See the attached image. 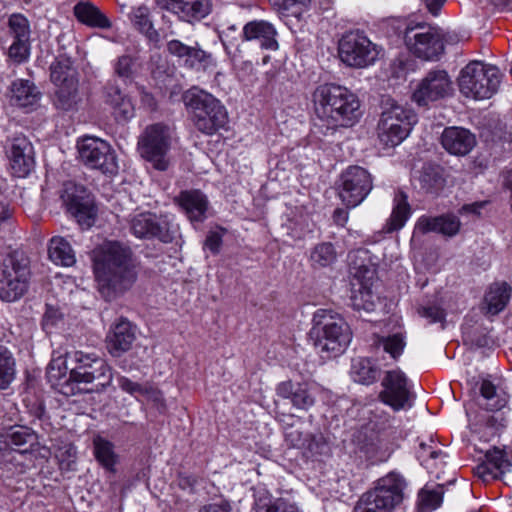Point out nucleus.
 Segmentation results:
<instances>
[{"label":"nucleus","instance_id":"obj_63","mask_svg":"<svg viewBox=\"0 0 512 512\" xmlns=\"http://www.w3.org/2000/svg\"><path fill=\"white\" fill-rule=\"evenodd\" d=\"M60 318V314L56 309H53L52 307H48L45 314H44V325H54L56 324L57 320Z\"/></svg>","mask_w":512,"mask_h":512},{"label":"nucleus","instance_id":"obj_5","mask_svg":"<svg viewBox=\"0 0 512 512\" xmlns=\"http://www.w3.org/2000/svg\"><path fill=\"white\" fill-rule=\"evenodd\" d=\"M416 123L417 115L413 110L394 99L384 100L376 128L379 144L384 148L398 146L408 137Z\"/></svg>","mask_w":512,"mask_h":512},{"label":"nucleus","instance_id":"obj_34","mask_svg":"<svg viewBox=\"0 0 512 512\" xmlns=\"http://www.w3.org/2000/svg\"><path fill=\"white\" fill-rule=\"evenodd\" d=\"M49 258L57 265L70 267L76 262L70 243L60 236L53 237L48 246Z\"/></svg>","mask_w":512,"mask_h":512},{"label":"nucleus","instance_id":"obj_17","mask_svg":"<svg viewBox=\"0 0 512 512\" xmlns=\"http://www.w3.org/2000/svg\"><path fill=\"white\" fill-rule=\"evenodd\" d=\"M5 149L9 169L14 176L24 178L34 170V147L26 136H14L7 142Z\"/></svg>","mask_w":512,"mask_h":512},{"label":"nucleus","instance_id":"obj_25","mask_svg":"<svg viewBox=\"0 0 512 512\" xmlns=\"http://www.w3.org/2000/svg\"><path fill=\"white\" fill-rule=\"evenodd\" d=\"M461 228L459 218L453 214H444L436 217L421 216L416 223L415 230L422 234L435 232L446 237L457 235Z\"/></svg>","mask_w":512,"mask_h":512},{"label":"nucleus","instance_id":"obj_39","mask_svg":"<svg viewBox=\"0 0 512 512\" xmlns=\"http://www.w3.org/2000/svg\"><path fill=\"white\" fill-rule=\"evenodd\" d=\"M394 202L395 205L385 228L388 233L401 229L410 216V205L405 194H397Z\"/></svg>","mask_w":512,"mask_h":512},{"label":"nucleus","instance_id":"obj_33","mask_svg":"<svg viewBox=\"0 0 512 512\" xmlns=\"http://www.w3.org/2000/svg\"><path fill=\"white\" fill-rule=\"evenodd\" d=\"M106 102L112 106L116 116L122 120H127L134 114V105L131 99L115 85L107 86Z\"/></svg>","mask_w":512,"mask_h":512},{"label":"nucleus","instance_id":"obj_14","mask_svg":"<svg viewBox=\"0 0 512 512\" xmlns=\"http://www.w3.org/2000/svg\"><path fill=\"white\" fill-rule=\"evenodd\" d=\"M405 43L418 58L437 60L444 52L443 36L435 27L417 25L405 31Z\"/></svg>","mask_w":512,"mask_h":512},{"label":"nucleus","instance_id":"obj_53","mask_svg":"<svg viewBox=\"0 0 512 512\" xmlns=\"http://www.w3.org/2000/svg\"><path fill=\"white\" fill-rule=\"evenodd\" d=\"M226 229L219 228V231H210L205 240V246L213 253L217 254L220 251L223 242V235Z\"/></svg>","mask_w":512,"mask_h":512},{"label":"nucleus","instance_id":"obj_22","mask_svg":"<svg viewBox=\"0 0 512 512\" xmlns=\"http://www.w3.org/2000/svg\"><path fill=\"white\" fill-rule=\"evenodd\" d=\"M508 424V417L500 410H489L477 413L470 422L474 434L480 435L486 440L500 434Z\"/></svg>","mask_w":512,"mask_h":512},{"label":"nucleus","instance_id":"obj_20","mask_svg":"<svg viewBox=\"0 0 512 512\" xmlns=\"http://www.w3.org/2000/svg\"><path fill=\"white\" fill-rule=\"evenodd\" d=\"M135 340L136 326L128 319L121 317L111 325L105 343L111 356L121 357L132 348Z\"/></svg>","mask_w":512,"mask_h":512},{"label":"nucleus","instance_id":"obj_1","mask_svg":"<svg viewBox=\"0 0 512 512\" xmlns=\"http://www.w3.org/2000/svg\"><path fill=\"white\" fill-rule=\"evenodd\" d=\"M98 290L107 300L129 290L137 279L131 249L118 242H106L92 252Z\"/></svg>","mask_w":512,"mask_h":512},{"label":"nucleus","instance_id":"obj_30","mask_svg":"<svg viewBox=\"0 0 512 512\" xmlns=\"http://www.w3.org/2000/svg\"><path fill=\"white\" fill-rule=\"evenodd\" d=\"M178 202L191 221L202 222L206 218L208 200L199 190L181 192Z\"/></svg>","mask_w":512,"mask_h":512},{"label":"nucleus","instance_id":"obj_38","mask_svg":"<svg viewBox=\"0 0 512 512\" xmlns=\"http://www.w3.org/2000/svg\"><path fill=\"white\" fill-rule=\"evenodd\" d=\"M337 260V252L332 243L322 242L315 245L309 255V263L313 269L332 266Z\"/></svg>","mask_w":512,"mask_h":512},{"label":"nucleus","instance_id":"obj_41","mask_svg":"<svg viewBox=\"0 0 512 512\" xmlns=\"http://www.w3.org/2000/svg\"><path fill=\"white\" fill-rule=\"evenodd\" d=\"M351 374L356 382L361 384H372L379 377V369L367 358H356L353 360Z\"/></svg>","mask_w":512,"mask_h":512},{"label":"nucleus","instance_id":"obj_40","mask_svg":"<svg viewBox=\"0 0 512 512\" xmlns=\"http://www.w3.org/2000/svg\"><path fill=\"white\" fill-rule=\"evenodd\" d=\"M7 439L9 445L23 453L37 443V434L29 427L15 426L10 428Z\"/></svg>","mask_w":512,"mask_h":512},{"label":"nucleus","instance_id":"obj_48","mask_svg":"<svg viewBox=\"0 0 512 512\" xmlns=\"http://www.w3.org/2000/svg\"><path fill=\"white\" fill-rule=\"evenodd\" d=\"M15 360L10 351L0 347V389H5L14 379Z\"/></svg>","mask_w":512,"mask_h":512},{"label":"nucleus","instance_id":"obj_43","mask_svg":"<svg viewBox=\"0 0 512 512\" xmlns=\"http://www.w3.org/2000/svg\"><path fill=\"white\" fill-rule=\"evenodd\" d=\"M420 188L427 193H436L445 185L439 166L426 165L419 176Z\"/></svg>","mask_w":512,"mask_h":512},{"label":"nucleus","instance_id":"obj_15","mask_svg":"<svg viewBox=\"0 0 512 512\" xmlns=\"http://www.w3.org/2000/svg\"><path fill=\"white\" fill-rule=\"evenodd\" d=\"M77 147L81 161L90 168L103 173H113L117 169L115 155L108 142L87 136L78 142Z\"/></svg>","mask_w":512,"mask_h":512},{"label":"nucleus","instance_id":"obj_24","mask_svg":"<svg viewBox=\"0 0 512 512\" xmlns=\"http://www.w3.org/2000/svg\"><path fill=\"white\" fill-rule=\"evenodd\" d=\"M441 143L450 154L464 156L471 152L476 145V137L468 129L462 127L445 128Z\"/></svg>","mask_w":512,"mask_h":512},{"label":"nucleus","instance_id":"obj_42","mask_svg":"<svg viewBox=\"0 0 512 512\" xmlns=\"http://www.w3.org/2000/svg\"><path fill=\"white\" fill-rule=\"evenodd\" d=\"M51 80L55 85L77 82V72L69 58H58L52 63Z\"/></svg>","mask_w":512,"mask_h":512},{"label":"nucleus","instance_id":"obj_58","mask_svg":"<svg viewBox=\"0 0 512 512\" xmlns=\"http://www.w3.org/2000/svg\"><path fill=\"white\" fill-rule=\"evenodd\" d=\"M418 313L433 323L442 321L445 316L444 311L438 306L421 307L418 309Z\"/></svg>","mask_w":512,"mask_h":512},{"label":"nucleus","instance_id":"obj_60","mask_svg":"<svg viewBox=\"0 0 512 512\" xmlns=\"http://www.w3.org/2000/svg\"><path fill=\"white\" fill-rule=\"evenodd\" d=\"M15 459L14 449L7 450L0 454V468L6 471H12L14 468L13 460Z\"/></svg>","mask_w":512,"mask_h":512},{"label":"nucleus","instance_id":"obj_54","mask_svg":"<svg viewBox=\"0 0 512 512\" xmlns=\"http://www.w3.org/2000/svg\"><path fill=\"white\" fill-rule=\"evenodd\" d=\"M147 401L152 402L157 409L164 410L165 409V401L161 391L153 387H144L141 393Z\"/></svg>","mask_w":512,"mask_h":512},{"label":"nucleus","instance_id":"obj_50","mask_svg":"<svg viewBox=\"0 0 512 512\" xmlns=\"http://www.w3.org/2000/svg\"><path fill=\"white\" fill-rule=\"evenodd\" d=\"M442 503V491L441 490H428L423 489L419 493V508L422 512H431Z\"/></svg>","mask_w":512,"mask_h":512},{"label":"nucleus","instance_id":"obj_7","mask_svg":"<svg viewBox=\"0 0 512 512\" xmlns=\"http://www.w3.org/2000/svg\"><path fill=\"white\" fill-rule=\"evenodd\" d=\"M405 486L402 477L390 473L360 497L353 512H392L403 501Z\"/></svg>","mask_w":512,"mask_h":512},{"label":"nucleus","instance_id":"obj_29","mask_svg":"<svg viewBox=\"0 0 512 512\" xmlns=\"http://www.w3.org/2000/svg\"><path fill=\"white\" fill-rule=\"evenodd\" d=\"M69 360L67 353L65 356L53 358L47 368V379L52 386L59 389L63 394H73L75 382L69 379Z\"/></svg>","mask_w":512,"mask_h":512},{"label":"nucleus","instance_id":"obj_2","mask_svg":"<svg viewBox=\"0 0 512 512\" xmlns=\"http://www.w3.org/2000/svg\"><path fill=\"white\" fill-rule=\"evenodd\" d=\"M312 103L316 117L326 128L323 134L334 131L337 127H352L361 115L357 95L345 86L335 83L317 86L312 93Z\"/></svg>","mask_w":512,"mask_h":512},{"label":"nucleus","instance_id":"obj_56","mask_svg":"<svg viewBox=\"0 0 512 512\" xmlns=\"http://www.w3.org/2000/svg\"><path fill=\"white\" fill-rule=\"evenodd\" d=\"M132 66L133 60L130 56H121L115 64V72L120 77L128 78L132 74Z\"/></svg>","mask_w":512,"mask_h":512},{"label":"nucleus","instance_id":"obj_45","mask_svg":"<svg viewBox=\"0 0 512 512\" xmlns=\"http://www.w3.org/2000/svg\"><path fill=\"white\" fill-rule=\"evenodd\" d=\"M132 21L149 39L156 40L158 38V33L150 20L148 7L139 6L134 8L132 11Z\"/></svg>","mask_w":512,"mask_h":512},{"label":"nucleus","instance_id":"obj_21","mask_svg":"<svg viewBox=\"0 0 512 512\" xmlns=\"http://www.w3.org/2000/svg\"><path fill=\"white\" fill-rule=\"evenodd\" d=\"M512 463L507 452L494 447L485 454V461L474 468V474L484 482L495 480L510 470Z\"/></svg>","mask_w":512,"mask_h":512},{"label":"nucleus","instance_id":"obj_61","mask_svg":"<svg viewBox=\"0 0 512 512\" xmlns=\"http://www.w3.org/2000/svg\"><path fill=\"white\" fill-rule=\"evenodd\" d=\"M199 512H231V507L227 502L221 501L205 505Z\"/></svg>","mask_w":512,"mask_h":512},{"label":"nucleus","instance_id":"obj_10","mask_svg":"<svg viewBox=\"0 0 512 512\" xmlns=\"http://www.w3.org/2000/svg\"><path fill=\"white\" fill-rule=\"evenodd\" d=\"M29 280L28 261L16 253L8 255L0 273V298L6 302L20 299L28 290Z\"/></svg>","mask_w":512,"mask_h":512},{"label":"nucleus","instance_id":"obj_18","mask_svg":"<svg viewBox=\"0 0 512 512\" xmlns=\"http://www.w3.org/2000/svg\"><path fill=\"white\" fill-rule=\"evenodd\" d=\"M453 91L452 81L445 70H433L420 81L413 93L418 105H428L449 96Z\"/></svg>","mask_w":512,"mask_h":512},{"label":"nucleus","instance_id":"obj_13","mask_svg":"<svg viewBox=\"0 0 512 512\" xmlns=\"http://www.w3.org/2000/svg\"><path fill=\"white\" fill-rule=\"evenodd\" d=\"M60 198L67 212L76 219L82 229H89L94 225L97 209L83 186L70 181L64 183Z\"/></svg>","mask_w":512,"mask_h":512},{"label":"nucleus","instance_id":"obj_64","mask_svg":"<svg viewBox=\"0 0 512 512\" xmlns=\"http://www.w3.org/2000/svg\"><path fill=\"white\" fill-rule=\"evenodd\" d=\"M349 218V214L345 209L337 208L333 213L334 222L339 226H344Z\"/></svg>","mask_w":512,"mask_h":512},{"label":"nucleus","instance_id":"obj_4","mask_svg":"<svg viewBox=\"0 0 512 512\" xmlns=\"http://www.w3.org/2000/svg\"><path fill=\"white\" fill-rule=\"evenodd\" d=\"M183 101L195 128L205 134L214 135L228 121L226 108L212 94L192 88L185 92Z\"/></svg>","mask_w":512,"mask_h":512},{"label":"nucleus","instance_id":"obj_23","mask_svg":"<svg viewBox=\"0 0 512 512\" xmlns=\"http://www.w3.org/2000/svg\"><path fill=\"white\" fill-rule=\"evenodd\" d=\"M156 2L160 8L178 15L181 20L187 22L202 19L210 12L208 0H156Z\"/></svg>","mask_w":512,"mask_h":512},{"label":"nucleus","instance_id":"obj_3","mask_svg":"<svg viewBox=\"0 0 512 512\" xmlns=\"http://www.w3.org/2000/svg\"><path fill=\"white\" fill-rule=\"evenodd\" d=\"M315 347L323 358L343 354L352 340V332L344 318L332 309H317L312 318Z\"/></svg>","mask_w":512,"mask_h":512},{"label":"nucleus","instance_id":"obj_6","mask_svg":"<svg viewBox=\"0 0 512 512\" xmlns=\"http://www.w3.org/2000/svg\"><path fill=\"white\" fill-rule=\"evenodd\" d=\"M70 364L69 379L75 384H92V391L100 392L111 385L113 374L111 367L94 353L80 350L67 352Z\"/></svg>","mask_w":512,"mask_h":512},{"label":"nucleus","instance_id":"obj_19","mask_svg":"<svg viewBox=\"0 0 512 512\" xmlns=\"http://www.w3.org/2000/svg\"><path fill=\"white\" fill-rule=\"evenodd\" d=\"M130 229L138 238H157L164 243H170L174 238L168 221L149 212L135 215L131 219Z\"/></svg>","mask_w":512,"mask_h":512},{"label":"nucleus","instance_id":"obj_44","mask_svg":"<svg viewBox=\"0 0 512 512\" xmlns=\"http://www.w3.org/2000/svg\"><path fill=\"white\" fill-rule=\"evenodd\" d=\"M480 394L487 401L486 408L489 410L503 409L507 404V397L504 393L497 391L496 385L489 379H483L480 383Z\"/></svg>","mask_w":512,"mask_h":512},{"label":"nucleus","instance_id":"obj_28","mask_svg":"<svg viewBox=\"0 0 512 512\" xmlns=\"http://www.w3.org/2000/svg\"><path fill=\"white\" fill-rule=\"evenodd\" d=\"M276 29L266 21H251L243 27V38L256 41L263 49L277 50Z\"/></svg>","mask_w":512,"mask_h":512},{"label":"nucleus","instance_id":"obj_37","mask_svg":"<svg viewBox=\"0 0 512 512\" xmlns=\"http://www.w3.org/2000/svg\"><path fill=\"white\" fill-rule=\"evenodd\" d=\"M57 87L54 95V105L57 109L69 111L81 101L78 91V81L55 85Z\"/></svg>","mask_w":512,"mask_h":512},{"label":"nucleus","instance_id":"obj_51","mask_svg":"<svg viewBox=\"0 0 512 512\" xmlns=\"http://www.w3.org/2000/svg\"><path fill=\"white\" fill-rule=\"evenodd\" d=\"M30 56V41L13 40L8 50V57L17 64L26 62Z\"/></svg>","mask_w":512,"mask_h":512},{"label":"nucleus","instance_id":"obj_31","mask_svg":"<svg viewBox=\"0 0 512 512\" xmlns=\"http://www.w3.org/2000/svg\"><path fill=\"white\" fill-rule=\"evenodd\" d=\"M9 99L14 106L30 108L38 103L40 92L30 81L19 79L12 83Z\"/></svg>","mask_w":512,"mask_h":512},{"label":"nucleus","instance_id":"obj_27","mask_svg":"<svg viewBox=\"0 0 512 512\" xmlns=\"http://www.w3.org/2000/svg\"><path fill=\"white\" fill-rule=\"evenodd\" d=\"M364 272V278L360 279L357 276V282L352 284L351 302L355 310L370 312L374 310L377 299L372 290L374 272L368 269H365Z\"/></svg>","mask_w":512,"mask_h":512},{"label":"nucleus","instance_id":"obj_26","mask_svg":"<svg viewBox=\"0 0 512 512\" xmlns=\"http://www.w3.org/2000/svg\"><path fill=\"white\" fill-rule=\"evenodd\" d=\"M276 393L283 399H289L297 409L307 410L315 403L314 395L307 383H293L291 380L283 381L276 387Z\"/></svg>","mask_w":512,"mask_h":512},{"label":"nucleus","instance_id":"obj_62","mask_svg":"<svg viewBox=\"0 0 512 512\" xmlns=\"http://www.w3.org/2000/svg\"><path fill=\"white\" fill-rule=\"evenodd\" d=\"M427 10L434 16H437L441 7L444 5L446 0H422Z\"/></svg>","mask_w":512,"mask_h":512},{"label":"nucleus","instance_id":"obj_11","mask_svg":"<svg viewBox=\"0 0 512 512\" xmlns=\"http://www.w3.org/2000/svg\"><path fill=\"white\" fill-rule=\"evenodd\" d=\"M171 133L168 126L157 123L148 126L138 141L140 155L152 163L157 170L164 171L168 167L166 155L170 149Z\"/></svg>","mask_w":512,"mask_h":512},{"label":"nucleus","instance_id":"obj_55","mask_svg":"<svg viewBox=\"0 0 512 512\" xmlns=\"http://www.w3.org/2000/svg\"><path fill=\"white\" fill-rule=\"evenodd\" d=\"M190 49L191 46H188L176 39L167 43L168 52L173 56L184 59V61L187 59Z\"/></svg>","mask_w":512,"mask_h":512},{"label":"nucleus","instance_id":"obj_9","mask_svg":"<svg viewBox=\"0 0 512 512\" xmlns=\"http://www.w3.org/2000/svg\"><path fill=\"white\" fill-rule=\"evenodd\" d=\"M340 60L352 68H366L379 57L380 49L364 33L352 31L344 34L338 43Z\"/></svg>","mask_w":512,"mask_h":512},{"label":"nucleus","instance_id":"obj_35","mask_svg":"<svg viewBox=\"0 0 512 512\" xmlns=\"http://www.w3.org/2000/svg\"><path fill=\"white\" fill-rule=\"evenodd\" d=\"M74 14L78 21L90 27L109 28L111 26L109 19L90 3H78L74 7Z\"/></svg>","mask_w":512,"mask_h":512},{"label":"nucleus","instance_id":"obj_52","mask_svg":"<svg viewBox=\"0 0 512 512\" xmlns=\"http://www.w3.org/2000/svg\"><path fill=\"white\" fill-rule=\"evenodd\" d=\"M266 512H300V510L290 498L280 497L268 505Z\"/></svg>","mask_w":512,"mask_h":512},{"label":"nucleus","instance_id":"obj_32","mask_svg":"<svg viewBox=\"0 0 512 512\" xmlns=\"http://www.w3.org/2000/svg\"><path fill=\"white\" fill-rule=\"evenodd\" d=\"M510 297L511 287L507 283L492 284L484 296L485 313L497 315L506 307Z\"/></svg>","mask_w":512,"mask_h":512},{"label":"nucleus","instance_id":"obj_8","mask_svg":"<svg viewBox=\"0 0 512 512\" xmlns=\"http://www.w3.org/2000/svg\"><path fill=\"white\" fill-rule=\"evenodd\" d=\"M501 73L493 65L473 61L466 65L459 77L460 92L475 100L489 99L498 90Z\"/></svg>","mask_w":512,"mask_h":512},{"label":"nucleus","instance_id":"obj_12","mask_svg":"<svg viewBox=\"0 0 512 512\" xmlns=\"http://www.w3.org/2000/svg\"><path fill=\"white\" fill-rule=\"evenodd\" d=\"M373 189L370 173L360 166H350L340 175L338 196L347 209L360 205Z\"/></svg>","mask_w":512,"mask_h":512},{"label":"nucleus","instance_id":"obj_59","mask_svg":"<svg viewBox=\"0 0 512 512\" xmlns=\"http://www.w3.org/2000/svg\"><path fill=\"white\" fill-rule=\"evenodd\" d=\"M117 380H118L119 387L123 391H125L131 395H134V396H136L138 394L141 395L144 387L142 385H140L139 383L133 382L132 380H130L129 378H127L125 376H120Z\"/></svg>","mask_w":512,"mask_h":512},{"label":"nucleus","instance_id":"obj_57","mask_svg":"<svg viewBox=\"0 0 512 512\" xmlns=\"http://www.w3.org/2000/svg\"><path fill=\"white\" fill-rule=\"evenodd\" d=\"M433 441H430V444L427 443H420L418 456L423 461H426L428 459H438L442 454L441 449H437L433 447Z\"/></svg>","mask_w":512,"mask_h":512},{"label":"nucleus","instance_id":"obj_46","mask_svg":"<svg viewBox=\"0 0 512 512\" xmlns=\"http://www.w3.org/2000/svg\"><path fill=\"white\" fill-rule=\"evenodd\" d=\"M185 64L190 68L209 69L217 66V61L212 54L197 48L191 47Z\"/></svg>","mask_w":512,"mask_h":512},{"label":"nucleus","instance_id":"obj_36","mask_svg":"<svg viewBox=\"0 0 512 512\" xmlns=\"http://www.w3.org/2000/svg\"><path fill=\"white\" fill-rule=\"evenodd\" d=\"M93 453L100 465L109 472H115L118 455L114 451V445L101 436L93 439Z\"/></svg>","mask_w":512,"mask_h":512},{"label":"nucleus","instance_id":"obj_49","mask_svg":"<svg viewBox=\"0 0 512 512\" xmlns=\"http://www.w3.org/2000/svg\"><path fill=\"white\" fill-rule=\"evenodd\" d=\"M379 344L383 346L393 359H398L406 347V335L403 332H397L379 339Z\"/></svg>","mask_w":512,"mask_h":512},{"label":"nucleus","instance_id":"obj_16","mask_svg":"<svg viewBox=\"0 0 512 512\" xmlns=\"http://www.w3.org/2000/svg\"><path fill=\"white\" fill-rule=\"evenodd\" d=\"M383 390L379 394L380 400L390 406L394 411L411 408L413 393L410 390L406 375L400 370L387 371L382 380Z\"/></svg>","mask_w":512,"mask_h":512},{"label":"nucleus","instance_id":"obj_47","mask_svg":"<svg viewBox=\"0 0 512 512\" xmlns=\"http://www.w3.org/2000/svg\"><path fill=\"white\" fill-rule=\"evenodd\" d=\"M9 34L13 40L30 41V24L22 14H12L8 19Z\"/></svg>","mask_w":512,"mask_h":512}]
</instances>
